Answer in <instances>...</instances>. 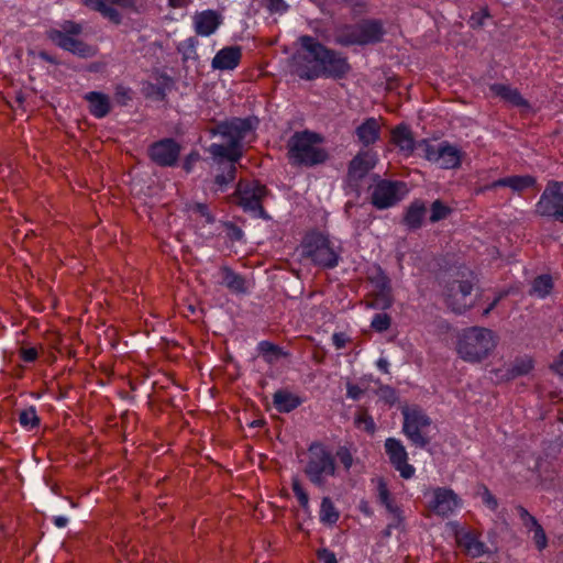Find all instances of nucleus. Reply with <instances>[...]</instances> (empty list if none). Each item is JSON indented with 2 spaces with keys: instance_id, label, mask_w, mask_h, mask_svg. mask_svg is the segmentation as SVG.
<instances>
[{
  "instance_id": "nucleus-1",
  "label": "nucleus",
  "mask_w": 563,
  "mask_h": 563,
  "mask_svg": "<svg viewBox=\"0 0 563 563\" xmlns=\"http://www.w3.org/2000/svg\"><path fill=\"white\" fill-rule=\"evenodd\" d=\"M299 42L309 54V56L319 64L320 68L307 67L303 62L307 60V56L297 53L292 56L294 73L301 79L311 80L319 76L331 77L341 79L350 71L351 66L346 59L338 52L328 48L314 37L310 35H302L299 37Z\"/></svg>"
},
{
  "instance_id": "nucleus-2",
  "label": "nucleus",
  "mask_w": 563,
  "mask_h": 563,
  "mask_svg": "<svg viewBox=\"0 0 563 563\" xmlns=\"http://www.w3.org/2000/svg\"><path fill=\"white\" fill-rule=\"evenodd\" d=\"M257 120L255 118H233L222 121L211 128V134H219L224 140L222 144H211L209 153L213 158H224L230 162H239L242 157L241 142L251 132Z\"/></svg>"
},
{
  "instance_id": "nucleus-3",
  "label": "nucleus",
  "mask_w": 563,
  "mask_h": 563,
  "mask_svg": "<svg viewBox=\"0 0 563 563\" xmlns=\"http://www.w3.org/2000/svg\"><path fill=\"white\" fill-rule=\"evenodd\" d=\"M499 341L496 332L484 327H470L459 332L455 350L467 363H481L489 357Z\"/></svg>"
},
{
  "instance_id": "nucleus-4",
  "label": "nucleus",
  "mask_w": 563,
  "mask_h": 563,
  "mask_svg": "<svg viewBox=\"0 0 563 563\" xmlns=\"http://www.w3.org/2000/svg\"><path fill=\"white\" fill-rule=\"evenodd\" d=\"M323 137L314 132H295L287 142V157L292 166L313 167L324 164L329 153L321 147Z\"/></svg>"
},
{
  "instance_id": "nucleus-5",
  "label": "nucleus",
  "mask_w": 563,
  "mask_h": 563,
  "mask_svg": "<svg viewBox=\"0 0 563 563\" xmlns=\"http://www.w3.org/2000/svg\"><path fill=\"white\" fill-rule=\"evenodd\" d=\"M385 27L382 20L364 19L355 24H341L334 30V41L342 46H365L383 41Z\"/></svg>"
},
{
  "instance_id": "nucleus-6",
  "label": "nucleus",
  "mask_w": 563,
  "mask_h": 563,
  "mask_svg": "<svg viewBox=\"0 0 563 563\" xmlns=\"http://www.w3.org/2000/svg\"><path fill=\"white\" fill-rule=\"evenodd\" d=\"M534 214L563 223V181L549 180L534 207Z\"/></svg>"
},
{
  "instance_id": "nucleus-7",
  "label": "nucleus",
  "mask_w": 563,
  "mask_h": 563,
  "mask_svg": "<svg viewBox=\"0 0 563 563\" xmlns=\"http://www.w3.org/2000/svg\"><path fill=\"white\" fill-rule=\"evenodd\" d=\"M269 191L265 185L258 181H240L236 188L238 203L244 211H251L256 217L269 219L263 208L262 201L268 196Z\"/></svg>"
},
{
  "instance_id": "nucleus-8",
  "label": "nucleus",
  "mask_w": 563,
  "mask_h": 563,
  "mask_svg": "<svg viewBox=\"0 0 563 563\" xmlns=\"http://www.w3.org/2000/svg\"><path fill=\"white\" fill-rule=\"evenodd\" d=\"M402 431L411 443L417 448H426L431 439L427 429L431 426V419L420 409H404Z\"/></svg>"
},
{
  "instance_id": "nucleus-9",
  "label": "nucleus",
  "mask_w": 563,
  "mask_h": 563,
  "mask_svg": "<svg viewBox=\"0 0 563 563\" xmlns=\"http://www.w3.org/2000/svg\"><path fill=\"white\" fill-rule=\"evenodd\" d=\"M473 283L468 279H454L446 284L444 297L446 306L455 313H463L474 306Z\"/></svg>"
},
{
  "instance_id": "nucleus-10",
  "label": "nucleus",
  "mask_w": 563,
  "mask_h": 563,
  "mask_svg": "<svg viewBox=\"0 0 563 563\" xmlns=\"http://www.w3.org/2000/svg\"><path fill=\"white\" fill-rule=\"evenodd\" d=\"M305 254L317 265L332 268L338 265V255L334 252L327 236L314 233L307 236L305 242Z\"/></svg>"
},
{
  "instance_id": "nucleus-11",
  "label": "nucleus",
  "mask_w": 563,
  "mask_h": 563,
  "mask_svg": "<svg viewBox=\"0 0 563 563\" xmlns=\"http://www.w3.org/2000/svg\"><path fill=\"white\" fill-rule=\"evenodd\" d=\"M372 290L368 294V306L379 310H386L393 306L394 296L389 277L377 267L375 272L368 276Z\"/></svg>"
},
{
  "instance_id": "nucleus-12",
  "label": "nucleus",
  "mask_w": 563,
  "mask_h": 563,
  "mask_svg": "<svg viewBox=\"0 0 563 563\" xmlns=\"http://www.w3.org/2000/svg\"><path fill=\"white\" fill-rule=\"evenodd\" d=\"M406 192L407 186L405 183L382 179L374 186L371 202L379 210L388 209L398 203Z\"/></svg>"
},
{
  "instance_id": "nucleus-13",
  "label": "nucleus",
  "mask_w": 563,
  "mask_h": 563,
  "mask_svg": "<svg viewBox=\"0 0 563 563\" xmlns=\"http://www.w3.org/2000/svg\"><path fill=\"white\" fill-rule=\"evenodd\" d=\"M309 461L306 466V474L311 482L320 484L324 476L334 473V461L321 445L310 446Z\"/></svg>"
},
{
  "instance_id": "nucleus-14",
  "label": "nucleus",
  "mask_w": 563,
  "mask_h": 563,
  "mask_svg": "<svg viewBox=\"0 0 563 563\" xmlns=\"http://www.w3.org/2000/svg\"><path fill=\"white\" fill-rule=\"evenodd\" d=\"M180 150V145L174 139L166 137L152 143L147 153L156 165L167 167L176 165Z\"/></svg>"
},
{
  "instance_id": "nucleus-15",
  "label": "nucleus",
  "mask_w": 563,
  "mask_h": 563,
  "mask_svg": "<svg viewBox=\"0 0 563 563\" xmlns=\"http://www.w3.org/2000/svg\"><path fill=\"white\" fill-rule=\"evenodd\" d=\"M377 154L373 151H360L347 167V183L350 186H358L360 181L376 166Z\"/></svg>"
},
{
  "instance_id": "nucleus-16",
  "label": "nucleus",
  "mask_w": 563,
  "mask_h": 563,
  "mask_svg": "<svg viewBox=\"0 0 563 563\" xmlns=\"http://www.w3.org/2000/svg\"><path fill=\"white\" fill-rule=\"evenodd\" d=\"M385 451L391 465L404 478H410L413 475L415 468L408 464L407 451L399 440L395 438L386 439Z\"/></svg>"
},
{
  "instance_id": "nucleus-17",
  "label": "nucleus",
  "mask_w": 563,
  "mask_h": 563,
  "mask_svg": "<svg viewBox=\"0 0 563 563\" xmlns=\"http://www.w3.org/2000/svg\"><path fill=\"white\" fill-rule=\"evenodd\" d=\"M455 539L465 554L473 559L489 553L487 545L479 540V534L473 530L460 529L455 532Z\"/></svg>"
},
{
  "instance_id": "nucleus-18",
  "label": "nucleus",
  "mask_w": 563,
  "mask_h": 563,
  "mask_svg": "<svg viewBox=\"0 0 563 563\" xmlns=\"http://www.w3.org/2000/svg\"><path fill=\"white\" fill-rule=\"evenodd\" d=\"M428 509L431 514L442 518L454 515L461 507L462 500L459 495H433Z\"/></svg>"
},
{
  "instance_id": "nucleus-19",
  "label": "nucleus",
  "mask_w": 563,
  "mask_h": 563,
  "mask_svg": "<svg viewBox=\"0 0 563 563\" xmlns=\"http://www.w3.org/2000/svg\"><path fill=\"white\" fill-rule=\"evenodd\" d=\"M194 23L195 31L198 35L209 36L220 26L222 18L221 14L214 10H205L195 14Z\"/></svg>"
},
{
  "instance_id": "nucleus-20",
  "label": "nucleus",
  "mask_w": 563,
  "mask_h": 563,
  "mask_svg": "<svg viewBox=\"0 0 563 563\" xmlns=\"http://www.w3.org/2000/svg\"><path fill=\"white\" fill-rule=\"evenodd\" d=\"M382 124L376 118H367L355 130L357 141L365 147L376 143L380 137Z\"/></svg>"
},
{
  "instance_id": "nucleus-21",
  "label": "nucleus",
  "mask_w": 563,
  "mask_h": 563,
  "mask_svg": "<svg viewBox=\"0 0 563 563\" xmlns=\"http://www.w3.org/2000/svg\"><path fill=\"white\" fill-rule=\"evenodd\" d=\"M242 52L239 46H228L220 49L212 59V67L221 70L234 69L241 60Z\"/></svg>"
},
{
  "instance_id": "nucleus-22",
  "label": "nucleus",
  "mask_w": 563,
  "mask_h": 563,
  "mask_svg": "<svg viewBox=\"0 0 563 563\" xmlns=\"http://www.w3.org/2000/svg\"><path fill=\"white\" fill-rule=\"evenodd\" d=\"M85 100L88 102L89 112L98 119L108 115L112 109L111 101L108 95L90 91L85 95Z\"/></svg>"
},
{
  "instance_id": "nucleus-23",
  "label": "nucleus",
  "mask_w": 563,
  "mask_h": 563,
  "mask_svg": "<svg viewBox=\"0 0 563 563\" xmlns=\"http://www.w3.org/2000/svg\"><path fill=\"white\" fill-rule=\"evenodd\" d=\"M390 141L407 155L415 150V140L411 130L406 124H399L391 130Z\"/></svg>"
},
{
  "instance_id": "nucleus-24",
  "label": "nucleus",
  "mask_w": 563,
  "mask_h": 563,
  "mask_svg": "<svg viewBox=\"0 0 563 563\" xmlns=\"http://www.w3.org/2000/svg\"><path fill=\"white\" fill-rule=\"evenodd\" d=\"M490 90L505 101L511 103L515 107L528 108L529 102L521 96L518 89L511 88L510 86L503 84H494L490 86Z\"/></svg>"
},
{
  "instance_id": "nucleus-25",
  "label": "nucleus",
  "mask_w": 563,
  "mask_h": 563,
  "mask_svg": "<svg viewBox=\"0 0 563 563\" xmlns=\"http://www.w3.org/2000/svg\"><path fill=\"white\" fill-rule=\"evenodd\" d=\"M439 156V164L442 168H457L461 166L462 152L448 142L440 144Z\"/></svg>"
},
{
  "instance_id": "nucleus-26",
  "label": "nucleus",
  "mask_w": 563,
  "mask_h": 563,
  "mask_svg": "<svg viewBox=\"0 0 563 563\" xmlns=\"http://www.w3.org/2000/svg\"><path fill=\"white\" fill-rule=\"evenodd\" d=\"M536 184V178L532 176H511L506 178H500L494 181L492 185L487 186L486 189H492L496 187H509L512 190L521 191L526 188H529Z\"/></svg>"
},
{
  "instance_id": "nucleus-27",
  "label": "nucleus",
  "mask_w": 563,
  "mask_h": 563,
  "mask_svg": "<svg viewBox=\"0 0 563 563\" xmlns=\"http://www.w3.org/2000/svg\"><path fill=\"white\" fill-rule=\"evenodd\" d=\"M222 276V284L232 292L244 294L246 292L245 279L236 274L233 269L228 266L220 268Z\"/></svg>"
},
{
  "instance_id": "nucleus-28",
  "label": "nucleus",
  "mask_w": 563,
  "mask_h": 563,
  "mask_svg": "<svg viewBox=\"0 0 563 563\" xmlns=\"http://www.w3.org/2000/svg\"><path fill=\"white\" fill-rule=\"evenodd\" d=\"M273 402L279 412H289L301 405V399L287 390H277Z\"/></svg>"
},
{
  "instance_id": "nucleus-29",
  "label": "nucleus",
  "mask_w": 563,
  "mask_h": 563,
  "mask_svg": "<svg viewBox=\"0 0 563 563\" xmlns=\"http://www.w3.org/2000/svg\"><path fill=\"white\" fill-rule=\"evenodd\" d=\"M533 368V360L529 356L517 357L506 369V379L527 375Z\"/></svg>"
},
{
  "instance_id": "nucleus-30",
  "label": "nucleus",
  "mask_w": 563,
  "mask_h": 563,
  "mask_svg": "<svg viewBox=\"0 0 563 563\" xmlns=\"http://www.w3.org/2000/svg\"><path fill=\"white\" fill-rule=\"evenodd\" d=\"M426 213V206L420 201H415L408 208L405 216V223L411 229H418L422 224V220Z\"/></svg>"
},
{
  "instance_id": "nucleus-31",
  "label": "nucleus",
  "mask_w": 563,
  "mask_h": 563,
  "mask_svg": "<svg viewBox=\"0 0 563 563\" xmlns=\"http://www.w3.org/2000/svg\"><path fill=\"white\" fill-rule=\"evenodd\" d=\"M552 289H553V282H552L551 276L540 275L533 279L529 294L531 296L544 298L552 291Z\"/></svg>"
},
{
  "instance_id": "nucleus-32",
  "label": "nucleus",
  "mask_w": 563,
  "mask_h": 563,
  "mask_svg": "<svg viewBox=\"0 0 563 563\" xmlns=\"http://www.w3.org/2000/svg\"><path fill=\"white\" fill-rule=\"evenodd\" d=\"M340 515L329 497H324L320 507V521L324 525L332 526L336 523Z\"/></svg>"
},
{
  "instance_id": "nucleus-33",
  "label": "nucleus",
  "mask_w": 563,
  "mask_h": 563,
  "mask_svg": "<svg viewBox=\"0 0 563 563\" xmlns=\"http://www.w3.org/2000/svg\"><path fill=\"white\" fill-rule=\"evenodd\" d=\"M236 162H230L228 161L223 166L221 167L222 172L221 174L216 176V184L219 186L220 189L228 186L230 183H232L235 179L236 175Z\"/></svg>"
},
{
  "instance_id": "nucleus-34",
  "label": "nucleus",
  "mask_w": 563,
  "mask_h": 563,
  "mask_svg": "<svg viewBox=\"0 0 563 563\" xmlns=\"http://www.w3.org/2000/svg\"><path fill=\"white\" fill-rule=\"evenodd\" d=\"M98 46L73 38V55L80 58H91L98 54Z\"/></svg>"
},
{
  "instance_id": "nucleus-35",
  "label": "nucleus",
  "mask_w": 563,
  "mask_h": 563,
  "mask_svg": "<svg viewBox=\"0 0 563 563\" xmlns=\"http://www.w3.org/2000/svg\"><path fill=\"white\" fill-rule=\"evenodd\" d=\"M49 40L66 51H70V30L64 27V30L52 29L48 32Z\"/></svg>"
},
{
  "instance_id": "nucleus-36",
  "label": "nucleus",
  "mask_w": 563,
  "mask_h": 563,
  "mask_svg": "<svg viewBox=\"0 0 563 563\" xmlns=\"http://www.w3.org/2000/svg\"><path fill=\"white\" fill-rule=\"evenodd\" d=\"M354 423L358 429H362L369 434H374L376 430V426L373 418L368 415L367 410L365 409H361L357 411Z\"/></svg>"
},
{
  "instance_id": "nucleus-37",
  "label": "nucleus",
  "mask_w": 563,
  "mask_h": 563,
  "mask_svg": "<svg viewBox=\"0 0 563 563\" xmlns=\"http://www.w3.org/2000/svg\"><path fill=\"white\" fill-rule=\"evenodd\" d=\"M19 422L27 430L34 429L40 423L36 410L33 407L22 410L19 415Z\"/></svg>"
},
{
  "instance_id": "nucleus-38",
  "label": "nucleus",
  "mask_w": 563,
  "mask_h": 563,
  "mask_svg": "<svg viewBox=\"0 0 563 563\" xmlns=\"http://www.w3.org/2000/svg\"><path fill=\"white\" fill-rule=\"evenodd\" d=\"M258 350L268 363H272L283 355L282 349L268 341H262L258 344Z\"/></svg>"
},
{
  "instance_id": "nucleus-39",
  "label": "nucleus",
  "mask_w": 563,
  "mask_h": 563,
  "mask_svg": "<svg viewBox=\"0 0 563 563\" xmlns=\"http://www.w3.org/2000/svg\"><path fill=\"white\" fill-rule=\"evenodd\" d=\"M451 208L445 206L441 200H435L431 205L430 221L438 222L445 219L451 213Z\"/></svg>"
},
{
  "instance_id": "nucleus-40",
  "label": "nucleus",
  "mask_w": 563,
  "mask_h": 563,
  "mask_svg": "<svg viewBox=\"0 0 563 563\" xmlns=\"http://www.w3.org/2000/svg\"><path fill=\"white\" fill-rule=\"evenodd\" d=\"M517 512L528 532H530L532 529H536L538 526H541L537 518L532 516L525 507L519 506L517 508Z\"/></svg>"
},
{
  "instance_id": "nucleus-41",
  "label": "nucleus",
  "mask_w": 563,
  "mask_h": 563,
  "mask_svg": "<svg viewBox=\"0 0 563 563\" xmlns=\"http://www.w3.org/2000/svg\"><path fill=\"white\" fill-rule=\"evenodd\" d=\"M378 497L389 516L404 515L401 508L395 503L394 495H378Z\"/></svg>"
},
{
  "instance_id": "nucleus-42",
  "label": "nucleus",
  "mask_w": 563,
  "mask_h": 563,
  "mask_svg": "<svg viewBox=\"0 0 563 563\" xmlns=\"http://www.w3.org/2000/svg\"><path fill=\"white\" fill-rule=\"evenodd\" d=\"M391 318L387 313H377L372 320L371 327L377 332H384L389 329Z\"/></svg>"
},
{
  "instance_id": "nucleus-43",
  "label": "nucleus",
  "mask_w": 563,
  "mask_h": 563,
  "mask_svg": "<svg viewBox=\"0 0 563 563\" xmlns=\"http://www.w3.org/2000/svg\"><path fill=\"white\" fill-rule=\"evenodd\" d=\"M530 533H532V540L538 551H543L548 547V537L542 526L532 529Z\"/></svg>"
},
{
  "instance_id": "nucleus-44",
  "label": "nucleus",
  "mask_w": 563,
  "mask_h": 563,
  "mask_svg": "<svg viewBox=\"0 0 563 563\" xmlns=\"http://www.w3.org/2000/svg\"><path fill=\"white\" fill-rule=\"evenodd\" d=\"M376 395L384 400L386 404L394 405L397 401V394L396 390L388 386V385H382L376 390Z\"/></svg>"
},
{
  "instance_id": "nucleus-45",
  "label": "nucleus",
  "mask_w": 563,
  "mask_h": 563,
  "mask_svg": "<svg viewBox=\"0 0 563 563\" xmlns=\"http://www.w3.org/2000/svg\"><path fill=\"white\" fill-rule=\"evenodd\" d=\"M99 12L103 16L108 18L114 24H120L122 21V18H121V14L119 13V11L112 7L107 5L106 3L101 7Z\"/></svg>"
},
{
  "instance_id": "nucleus-46",
  "label": "nucleus",
  "mask_w": 563,
  "mask_h": 563,
  "mask_svg": "<svg viewBox=\"0 0 563 563\" xmlns=\"http://www.w3.org/2000/svg\"><path fill=\"white\" fill-rule=\"evenodd\" d=\"M316 556L321 563H338L335 553L328 548L318 549Z\"/></svg>"
},
{
  "instance_id": "nucleus-47",
  "label": "nucleus",
  "mask_w": 563,
  "mask_h": 563,
  "mask_svg": "<svg viewBox=\"0 0 563 563\" xmlns=\"http://www.w3.org/2000/svg\"><path fill=\"white\" fill-rule=\"evenodd\" d=\"M224 227H225L227 236L231 241H240V240H242L243 231H242V229L240 227H238L233 222H227L224 224Z\"/></svg>"
},
{
  "instance_id": "nucleus-48",
  "label": "nucleus",
  "mask_w": 563,
  "mask_h": 563,
  "mask_svg": "<svg viewBox=\"0 0 563 563\" xmlns=\"http://www.w3.org/2000/svg\"><path fill=\"white\" fill-rule=\"evenodd\" d=\"M489 16L490 15H489L488 10L486 8L482 9L481 11L472 14V16L470 19V24L472 27H481L484 25L485 19H487Z\"/></svg>"
},
{
  "instance_id": "nucleus-49",
  "label": "nucleus",
  "mask_w": 563,
  "mask_h": 563,
  "mask_svg": "<svg viewBox=\"0 0 563 563\" xmlns=\"http://www.w3.org/2000/svg\"><path fill=\"white\" fill-rule=\"evenodd\" d=\"M264 2L271 13H283L288 8L284 0H264Z\"/></svg>"
},
{
  "instance_id": "nucleus-50",
  "label": "nucleus",
  "mask_w": 563,
  "mask_h": 563,
  "mask_svg": "<svg viewBox=\"0 0 563 563\" xmlns=\"http://www.w3.org/2000/svg\"><path fill=\"white\" fill-rule=\"evenodd\" d=\"M354 15H361L367 12V4L363 0H346Z\"/></svg>"
},
{
  "instance_id": "nucleus-51",
  "label": "nucleus",
  "mask_w": 563,
  "mask_h": 563,
  "mask_svg": "<svg viewBox=\"0 0 563 563\" xmlns=\"http://www.w3.org/2000/svg\"><path fill=\"white\" fill-rule=\"evenodd\" d=\"M336 456L346 470L352 466L353 457L346 448H340L336 452Z\"/></svg>"
},
{
  "instance_id": "nucleus-52",
  "label": "nucleus",
  "mask_w": 563,
  "mask_h": 563,
  "mask_svg": "<svg viewBox=\"0 0 563 563\" xmlns=\"http://www.w3.org/2000/svg\"><path fill=\"white\" fill-rule=\"evenodd\" d=\"M190 209L194 212H196V213L200 214L201 217L206 218L207 222H209V223L213 222L214 219L210 214L207 205L197 202V203H194L190 207Z\"/></svg>"
},
{
  "instance_id": "nucleus-53",
  "label": "nucleus",
  "mask_w": 563,
  "mask_h": 563,
  "mask_svg": "<svg viewBox=\"0 0 563 563\" xmlns=\"http://www.w3.org/2000/svg\"><path fill=\"white\" fill-rule=\"evenodd\" d=\"M131 99L130 97V90L122 87V86H118L115 88V100L118 103L122 104V106H125L126 102Z\"/></svg>"
},
{
  "instance_id": "nucleus-54",
  "label": "nucleus",
  "mask_w": 563,
  "mask_h": 563,
  "mask_svg": "<svg viewBox=\"0 0 563 563\" xmlns=\"http://www.w3.org/2000/svg\"><path fill=\"white\" fill-rule=\"evenodd\" d=\"M20 356L24 362H33L37 358V350L35 347H22Z\"/></svg>"
},
{
  "instance_id": "nucleus-55",
  "label": "nucleus",
  "mask_w": 563,
  "mask_h": 563,
  "mask_svg": "<svg viewBox=\"0 0 563 563\" xmlns=\"http://www.w3.org/2000/svg\"><path fill=\"white\" fill-rule=\"evenodd\" d=\"M334 346L338 350L345 347L346 343L350 342V338L343 332H336L332 336Z\"/></svg>"
},
{
  "instance_id": "nucleus-56",
  "label": "nucleus",
  "mask_w": 563,
  "mask_h": 563,
  "mask_svg": "<svg viewBox=\"0 0 563 563\" xmlns=\"http://www.w3.org/2000/svg\"><path fill=\"white\" fill-rule=\"evenodd\" d=\"M439 152H440V145L438 147L428 145L426 148V158L428 161L439 163V161H440Z\"/></svg>"
},
{
  "instance_id": "nucleus-57",
  "label": "nucleus",
  "mask_w": 563,
  "mask_h": 563,
  "mask_svg": "<svg viewBox=\"0 0 563 563\" xmlns=\"http://www.w3.org/2000/svg\"><path fill=\"white\" fill-rule=\"evenodd\" d=\"M389 529L404 530V515L390 516Z\"/></svg>"
},
{
  "instance_id": "nucleus-58",
  "label": "nucleus",
  "mask_w": 563,
  "mask_h": 563,
  "mask_svg": "<svg viewBox=\"0 0 563 563\" xmlns=\"http://www.w3.org/2000/svg\"><path fill=\"white\" fill-rule=\"evenodd\" d=\"M362 394V389L356 385H347V396L352 399H358Z\"/></svg>"
},
{
  "instance_id": "nucleus-59",
  "label": "nucleus",
  "mask_w": 563,
  "mask_h": 563,
  "mask_svg": "<svg viewBox=\"0 0 563 563\" xmlns=\"http://www.w3.org/2000/svg\"><path fill=\"white\" fill-rule=\"evenodd\" d=\"M484 496V504L490 508V509H495L498 505L497 503V499H496V495H483Z\"/></svg>"
},
{
  "instance_id": "nucleus-60",
  "label": "nucleus",
  "mask_w": 563,
  "mask_h": 563,
  "mask_svg": "<svg viewBox=\"0 0 563 563\" xmlns=\"http://www.w3.org/2000/svg\"><path fill=\"white\" fill-rule=\"evenodd\" d=\"M505 294H499L490 303L489 306L483 311V316L486 317L490 313L493 309L498 305V302L504 298Z\"/></svg>"
},
{
  "instance_id": "nucleus-61",
  "label": "nucleus",
  "mask_w": 563,
  "mask_h": 563,
  "mask_svg": "<svg viewBox=\"0 0 563 563\" xmlns=\"http://www.w3.org/2000/svg\"><path fill=\"white\" fill-rule=\"evenodd\" d=\"M82 2L86 5L95 9L96 11H99L101 9V7L104 4V1H102V0H82Z\"/></svg>"
},
{
  "instance_id": "nucleus-62",
  "label": "nucleus",
  "mask_w": 563,
  "mask_h": 563,
  "mask_svg": "<svg viewBox=\"0 0 563 563\" xmlns=\"http://www.w3.org/2000/svg\"><path fill=\"white\" fill-rule=\"evenodd\" d=\"M552 368L561 376H563V351L561 352L559 360L552 365Z\"/></svg>"
},
{
  "instance_id": "nucleus-63",
  "label": "nucleus",
  "mask_w": 563,
  "mask_h": 563,
  "mask_svg": "<svg viewBox=\"0 0 563 563\" xmlns=\"http://www.w3.org/2000/svg\"><path fill=\"white\" fill-rule=\"evenodd\" d=\"M198 158V155H189L186 161L184 162V169L189 173L191 170V163L192 161H196Z\"/></svg>"
},
{
  "instance_id": "nucleus-64",
  "label": "nucleus",
  "mask_w": 563,
  "mask_h": 563,
  "mask_svg": "<svg viewBox=\"0 0 563 563\" xmlns=\"http://www.w3.org/2000/svg\"><path fill=\"white\" fill-rule=\"evenodd\" d=\"M377 367L384 373H388L389 363L386 358H379L377 361Z\"/></svg>"
}]
</instances>
